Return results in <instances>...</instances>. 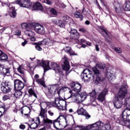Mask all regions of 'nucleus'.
<instances>
[{
	"mask_svg": "<svg viewBox=\"0 0 130 130\" xmlns=\"http://www.w3.org/2000/svg\"><path fill=\"white\" fill-rule=\"evenodd\" d=\"M78 42L79 43V44H82L81 47H82L83 48H86V41L84 40V39H81L80 40H78Z\"/></svg>",
	"mask_w": 130,
	"mask_h": 130,
	"instance_id": "38",
	"label": "nucleus"
},
{
	"mask_svg": "<svg viewBox=\"0 0 130 130\" xmlns=\"http://www.w3.org/2000/svg\"><path fill=\"white\" fill-rule=\"evenodd\" d=\"M114 8L117 14H120L122 13V11H130V2L126 1L124 5L121 6L120 2L118 0H114L113 3Z\"/></svg>",
	"mask_w": 130,
	"mask_h": 130,
	"instance_id": "5",
	"label": "nucleus"
},
{
	"mask_svg": "<svg viewBox=\"0 0 130 130\" xmlns=\"http://www.w3.org/2000/svg\"><path fill=\"white\" fill-rule=\"evenodd\" d=\"M96 6H97V7L99 8V10H100V11H101L102 10V8H101V7H100V5H99V3H98V2L96 1Z\"/></svg>",
	"mask_w": 130,
	"mask_h": 130,
	"instance_id": "57",
	"label": "nucleus"
},
{
	"mask_svg": "<svg viewBox=\"0 0 130 130\" xmlns=\"http://www.w3.org/2000/svg\"><path fill=\"white\" fill-rule=\"evenodd\" d=\"M84 128L85 127L84 126L78 125L75 127V130H84Z\"/></svg>",
	"mask_w": 130,
	"mask_h": 130,
	"instance_id": "49",
	"label": "nucleus"
},
{
	"mask_svg": "<svg viewBox=\"0 0 130 130\" xmlns=\"http://www.w3.org/2000/svg\"><path fill=\"white\" fill-rule=\"evenodd\" d=\"M75 18H77V19H80V21H83V15L81 14L79 11H76L74 13Z\"/></svg>",
	"mask_w": 130,
	"mask_h": 130,
	"instance_id": "35",
	"label": "nucleus"
},
{
	"mask_svg": "<svg viewBox=\"0 0 130 130\" xmlns=\"http://www.w3.org/2000/svg\"><path fill=\"white\" fill-rule=\"evenodd\" d=\"M62 61L63 62V64L62 65V69L63 71H68L70 70V62L68 60L67 57H64L62 59Z\"/></svg>",
	"mask_w": 130,
	"mask_h": 130,
	"instance_id": "23",
	"label": "nucleus"
},
{
	"mask_svg": "<svg viewBox=\"0 0 130 130\" xmlns=\"http://www.w3.org/2000/svg\"><path fill=\"white\" fill-rule=\"evenodd\" d=\"M70 33V36L72 39H78L80 36L79 35V33H78V31L76 29H73L72 28H70L69 29Z\"/></svg>",
	"mask_w": 130,
	"mask_h": 130,
	"instance_id": "24",
	"label": "nucleus"
},
{
	"mask_svg": "<svg viewBox=\"0 0 130 130\" xmlns=\"http://www.w3.org/2000/svg\"><path fill=\"white\" fill-rule=\"evenodd\" d=\"M90 127V130H110L111 126L110 124H104L102 121H99L91 125Z\"/></svg>",
	"mask_w": 130,
	"mask_h": 130,
	"instance_id": "6",
	"label": "nucleus"
},
{
	"mask_svg": "<svg viewBox=\"0 0 130 130\" xmlns=\"http://www.w3.org/2000/svg\"><path fill=\"white\" fill-rule=\"evenodd\" d=\"M28 93L30 96H34V97H35V98H37V95L32 88H30L28 91Z\"/></svg>",
	"mask_w": 130,
	"mask_h": 130,
	"instance_id": "39",
	"label": "nucleus"
},
{
	"mask_svg": "<svg viewBox=\"0 0 130 130\" xmlns=\"http://www.w3.org/2000/svg\"><path fill=\"white\" fill-rule=\"evenodd\" d=\"M9 13L11 18H15L17 16L16 10H15V7L10 5Z\"/></svg>",
	"mask_w": 130,
	"mask_h": 130,
	"instance_id": "27",
	"label": "nucleus"
},
{
	"mask_svg": "<svg viewBox=\"0 0 130 130\" xmlns=\"http://www.w3.org/2000/svg\"><path fill=\"white\" fill-rule=\"evenodd\" d=\"M21 27L22 29H26V30H32L33 29V26L30 23H23L21 24Z\"/></svg>",
	"mask_w": 130,
	"mask_h": 130,
	"instance_id": "30",
	"label": "nucleus"
},
{
	"mask_svg": "<svg viewBox=\"0 0 130 130\" xmlns=\"http://www.w3.org/2000/svg\"><path fill=\"white\" fill-rule=\"evenodd\" d=\"M79 31L80 32H81V33H83V34H85V33H86V32H87V30H86V29H85L84 28H80L79 29Z\"/></svg>",
	"mask_w": 130,
	"mask_h": 130,
	"instance_id": "52",
	"label": "nucleus"
},
{
	"mask_svg": "<svg viewBox=\"0 0 130 130\" xmlns=\"http://www.w3.org/2000/svg\"><path fill=\"white\" fill-rule=\"evenodd\" d=\"M49 105H50V103L47 102H42L40 104L41 112L39 116L41 118L42 122L44 124H45V125H47L48 124H52L53 123L52 120L48 119L46 112H45V109H46L47 106H49Z\"/></svg>",
	"mask_w": 130,
	"mask_h": 130,
	"instance_id": "4",
	"label": "nucleus"
},
{
	"mask_svg": "<svg viewBox=\"0 0 130 130\" xmlns=\"http://www.w3.org/2000/svg\"><path fill=\"white\" fill-rule=\"evenodd\" d=\"M25 87V84L22 82V81L16 79L14 80V87L17 90H22Z\"/></svg>",
	"mask_w": 130,
	"mask_h": 130,
	"instance_id": "21",
	"label": "nucleus"
},
{
	"mask_svg": "<svg viewBox=\"0 0 130 130\" xmlns=\"http://www.w3.org/2000/svg\"><path fill=\"white\" fill-rule=\"evenodd\" d=\"M77 113L79 115H82L85 116L86 119H89L90 117H91V115H90L86 111L84 108H81L80 109L77 110Z\"/></svg>",
	"mask_w": 130,
	"mask_h": 130,
	"instance_id": "25",
	"label": "nucleus"
},
{
	"mask_svg": "<svg viewBox=\"0 0 130 130\" xmlns=\"http://www.w3.org/2000/svg\"><path fill=\"white\" fill-rule=\"evenodd\" d=\"M92 71L96 77L95 82V84H99V83H101L102 82V79H101V78L99 76V75H100V72H99V70H98L96 67H93L92 68Z\"/></svg>",
	"mask_w": 130,
	"mask_h": 130,
	"instance_id": "22",
	"label": "nucleus"
},
{
	"mask_svg": "<svg viewBox=\"0 0 130 130\" xmlns=\"http://www.w3.org/2000/svg\"><path fill=\"white\" fill-rule=\"evenodd\" d=\"M17 71L20 74H23L25 72V69L22 66H19L17 69Z\"/></svg>",
	"mask_w": 130,
	"mask_h": 130,
	"instance_id": "42",
	"label": "nucleus"
},
{
	"mask_svg": "<svg viewBox=\"0 0 130 130\" xmlns=\"http://www.w3.org/2000/svg\"><path fill=\"white\" fill-rule=\"evenodd\" d=\"M35 31L38 34H40L41 35H44L45 34V28L43 25L40 24H36L34 26Z\"/></svg>",
	"mask_w": 130,
	"mask_h": 130,
	"instance_id": "18",
	"label": "nucleus"
},
{
	"mask_svg": "<svg viewBox=\"0 0 130 130\" xmlns=\"http://www.w3.org/2000/svg\"><path fill=\"white\" fill-rule=\"evenodd\" d=\"M95 50L96 51H99L100 49H99V46L98 45H95Z\"/></svg>",
	"mask_w": 130,
	"mask_h": 130,
	"instance_id": "60",
	"label": "nucleus"
},
{
	"mask_svg": "<svg viewBox=\"0 0 130 130\" xmlns=\"http://www.w3.org/2000/svg\"><path fill=\"white\" fill-rule=\"evenodd\" d=\"M97 95V92L95 91V90H93L90 93H89V96L92 97L93 99H95L96 98V96Z\"/></svg>",
	"mask_w": 130,
	"mask_h": 130,
	"instance_id": "41",
	"label": "nucleus"
},
{
	"mask_svg": "<svg viewBox=\"0 0 130 130\" xmlns=\"http://www.w3.org/2000/svg\"><path fill=\"white\" fill-rule=\"evenodd\" d=\"M38 65L43 67L45 72H46V71H48L51 67L56 74H59V75L62 74V69L60 66L56 62H51L50 66H49V61L42 60V61H39L38 62Z\"/></svg>",
	"mask_w": 130,
	"mask_h": 130,
	"instance_id": "3",
	"label": "nucleus"
},
{
	"mask_svg": "<svg viewBox=\"0 0 130 130\" xmlns=\"http://www.w3.org/2000/svg\"><path fill=\"white\" fill-rule=\"evenodd\" d=\"M16 5H19L21 8H32V2L30 0H17L15 2Z\"/></svg>",
	"mask_w": 130,
	"mask_h": 130,
	"instance_id": "12",
	"label": "nucleus"
},
{
	"mask_svg": "<svg viewBox=\"0 0 130 130\" xmlns=\"http://www.w3.org/2000/svg\"><path fill=\"white\" fill-rule=\"evenodd\" d=\"M70 19V17L68 15H64L62 17V21H64L65 23L67 22V21L69 20Z\"/></svg>",
	"mask_w": 130,
	"mask_h": 130,
	"instance_id": "45",
	"label": "nucleus"
},
{
	"mask_svg": "<svg viewBox=\"0 0 130 130\" xmlns=\"http://www.w3.org/2000/svg\"><path fill=\"white\" fill-rule=\"evenodd\" d=\"M70 87L73 91L76 92V93H80L82 91V85L80 83H76V82H72L70 84Z\"/></svg>",
	"mask_w": 130,
	"mask_h": 130,
	"instance_id": "16",
	"label": "nucleus"
},
{
	"mask_svg": "<svg viewBox=\"0 0 130 130\" xmlns=\"http://www.w3.org/2000/svg\"><path fill=\"white\" fill-rule=\"evenodd\" d=\"M54 43V41L53 40H51L50 39H48L47 40H44L42 42H40L39 43H34L32 44L36 45V49L38 50L39 51H41L42 50V48H41V45H53V43Z\"/></svg>",
	"mask_w": 130,
	"mask_h": 130,
	"instance_id": "11",
	"label": "nucleus"
},
{
	"mask_svg": "<svg viewBox=\"0 0 130 130\" xmlns=\"http://www.w3.org/2000/svg\"><path fill=\"white\" fill-rule=\"evenodd\" d=\"M128 86L126 82H124L121 85V88L119 90L118 94L115 95V98L113 100V104L115 108L119 109L121 108L123 103L122 100L125 99L126 95H127V88Z\"/></svg>",
	"mask_w": 130,
	"mask_h": 130,
	"instance_id": "1",
	"label": "nucleus"
},
{
	"mask_svg": "<svg viewBox=\"0 0 130 130\" xmlns=\"http://www.w3.org/2000/svg\"><path fill=\"white\" fill-rule=\"evenodd\" d=\"M61 119H64L66 121V125L65 126H63V128H66L67 126L69 125V120H68V118L64 117V118H61Z\"/></svg>",
	"mask_w": 130,
	"mask_h": 130,
	"instance_id": "46",
	"label": "nucleus"
},
{
	"mask_svg": "<svg viewBox=\"0 0 130 130\" xmlns=\"http://www.w3.org/2000/svg\"><path fill=\"white\" fill-rule=\"evenodd\" d=\"M1 91L5 94L10 93L11 92V83L9 82H6L4 85L1 87Z\"/></svg>",
	"mask_w": 130,
	"mask_h": 130,
	"instance_id": "19",
	"label": "nucleus"
},
{
	"mask_svg": "<svg viewBox=\"0 0 130 130\" xmlns=\"http://www.w3.org/2000/svg\"><path fill=\"white\" fill-rule=\"evenodd\" d=\"M108 93V89L107 88H104L103 90L100 93L98 96V100L101 101V102H103L105 100V97Z\"/></svg>",
	"mask_w": 130,
	"mask_h": 130,
	"instance_id": "20",
	"label": "nucleus"
},
{
	"mask_svg": "<svg viewBox=\"0 0 130 130\" xmlns=\"http://www.w3.org/2000/svg\"><path fill=\"white\" fill-rule=\"evenodd\" d=\"M66 104H67V102L58 98L55 99V100L53 101V106L54 107H57L59 110H62V111L67 109Z\"/></svg>",
	"mask_w": 130,
	"mask_h": 130,
	"instance_id": "9",
	"label": "nucleus"
},
{
	"mask_svg": "<svg viewBox=\"0 0 130 130\" xmlns=\"http://www.w3.org/2000/svg\"><path fill=\"white\" fill-rule=\"evenodd\" d=\"M14 35H16L17 36H20L21 35V30H17L14 33Z\"/></svg>",
	"mask_w": 130,
	"mask_h": 130,
	"instance_id": "53",
	"label": "nucleus"
},
{
	"mask_svg": "<svg viewBox=\"0 0 130 130\" xmlns=\"http://www.w3.org/2000/svg\"><path fill=\"white\" fill-rule=\"evenodd\" d=\"M100 29H102V31H100V33L101 34L104 35V33L107 35V36H109L110 35V34L107 31V30H105L104 29V27L103 26H100Z\"/></svg>",
	"mask_w": 130,
	"mask_h": 130,
	"instance_id": "40",
	"label": "nucleus"
},
{
	"mask_svg": "<svg viewBox=\"0 0 130 130\" xmlns=\"http://www.w3.org/2000/svg\"><path fill=\"white\" fill-rule=\"evenodd\" d=\"M27 43H28V41H27V40H25L22 43V46H25V45H26V44H27Z\"/></svg>",
	"mask_w": 130,
	"mask_h": 130,
	"instance_id": "58",
	"label": "nucleus"
},
{
	"mask_svg": "<svg viewBox=\"0 0 130 130\" xmlns=\"http://www.w3.org/2000/svg\"><path fill=\"white\" fill-rule=\"evenodd\" d=\"M6 111V109L4 107H0V117L4 115V113Z\"/></svg>",
	"mask_w": 130,
	"mask_h": 130,
	"instance_id": "43",
	"label": "nucleus"
},
{
	"mask_svg": "<svg viewBox=\"0 0 130 130\" xmlns=\"http://www.w3.org/2000/svg\"><path fill=\"white\" fill-rule=\"evenodd\" d=\"M24 33L26 35H27V36H29V37H33L35 36V34L34 32H32L31 29H26L24 31Z\"/></svg>",
	"mask_w": 130,
	"mask_h": 130,
	"instance_id": "33",
	"label": "nucleus"
},
{
	"mask_svg": "<svg viewBox=\"0 0 130 130\" xmlns=\"http://www.w3.org/2000/svg\"><path fill=\"white\" fill-rule=\"evenodd\" d=\"M61 118H64V116L63 115L59 116L56 119L54 120L53 124L56 129H59L61 127L62 128V124L60 123Z\"/></svg>",
	"mask_w": 130,
	"mask_h": 130,
	"instance_id": "17",
	"label": "nucleus"
},
{
	"mask_svg": "<svg viewBox=\"0 0 130 130\" xmlns=\"http://www.w3.org/2000/svg\"><path fill=\"white\" fill-rule=\"evenodd\" d=\"M9 99H10V95H5L3 97V100H4V101L9 100Z\"/></svg>",
	"mask_w": 130,
	"mask_h": 130,
	"instance_id": "50",
	"label": "nucleus"
},
{
	"mask_svg": "<svg viewBox=\"0 0 130 130\" xmlns=\"http://www.w3.org/2000/svg\"><path fill=\"white\" fill-rule=\"evenodd\" d=\"M81 78L83 81H84V82L88 80H90V81H94V80H95L94 75H93L92 72L89 69H85L83 70V73H82L81 75Z\"/></svg>",
	"mask_w": 130,
	"mask_h": 130,
	"instance_id": "10",
	"label": "nucleus"
},
{
	"mask_svg": "<svg viewBox=\"0 0 130 130\" xmlns=\"http://www.w3.org/2000/svg\"><path fill=\"white\" fill-rule=\"evenodd\" d=\"M82 15H84V16H87V14H88V12L86 11V9L85 8H83L82 12Z\"/></svg>",
	"mask_w": 130,
	"mask_h": 130,
	"instance_id": "54",
	"label": "nucleus"
},
{
	"mask_svg": "<svg viewBox=\"0 0 130 130\" xmlns=\"http://www.w3.org/2000/svg\"><path fill=\"white\" fill-rule=\"evenodd\" d=\"M78 96L79 98V100L81 99L82 101H84V100H85L87 98V96L88 95L87 94V93L85 92H81L80 93H78Z\"/></svg>",
	"mask_w": 130,
	"mask_h": 130,
	"instance_id": "31",
	"label": "nucleus"
},
{
	"mask_svg": "<svg viewBox=\"0 0 130 130\" xmlns=\"http://www.w3.org/2000/svg\"><path fill=\"white\" fill-rule=\"evenodd\" d=\"M66 130H75V129H74V128H73L69 127L66 129Z\"/></svg>",
	"mask_w": 130,
	"mask_h": 130,
	"instance_id": "64",
	"label": "nucleus"
},
{
	"mask_svg": "<svg viewBox=\"0 0 130 130\" xmlns=\"http://www.w3.org/2000/svg\"><path fill=\"white\" fill-rule=\"evenodd\" d=\"M50 12L52 15H54V16L57 15V12L53 8H51L50 9Z\"/></svg>",
	"mask_w": 130,
	"mask_h": 130,
	"instance_id": "44",
	"label": "nucleus"
},
{
	"mask_svg": "<svg viewBox=\"0 0 130 130\" xmlns=\"http://www.w3.org/2000/svg\"><path fill=\"white\" fill-rule=\"evenodd\" d=\"M115 121L124 126H130V109H125L121 115L115 118Z\"/></svg>",
	"mask_w": 130,
	"mask_h": 130,
	"instance_id": "2",
	"label": "nucleus"
},
{
	"mask_svg": "<svg viewBox=\"0 0 130 130\" xmlns=\"http://www.w3.org/2000/svg\"><path fill=\"white\" fill-rule=\"evenodd\" d=\"M94 68H98L101 70H104L106 68V65L104 63H99L96 64V67H94Z\"/></svg>",
	"mask_w": 130,
	"mask_h": 130,
	"instance_id": "36",
	"label": "nucleus"
},
{
	"mask_svg": "<svg viewBox=\"0 0 130 130\" xmlns=\"http://www.w3.org/2000/svg\"><path fill=\"white\" fill-rule=\"evenodd\" d=\"M7 59H8V55L0 50V60L6 61Z\"/></svg>",
	"mask_w": 130,
	"mask_h": 130,
	"instance_id": "32",
	"label": "nucleus"
},
{
	"mask_svg": "<svg viewBox=\"0 0 130 130\" xmlns=\"http://www.w3.org/2000/svg\"><path fill=\"white\" fill-rule=\"evenodd\" d=\"M36 82L39 84L41 85V86H43L44 88L46 87V85H45V82H44V79L43 78L36 79Z\"/></svg>",
	"mask_w": 130,
	"mask_h": 130,
	"instance_id": "34",
	"label": "nucleus"
},
{
	"mask_svg": "<svg viewBox=\"0 0 130 130\" xmlns=\"http://www.w3.org/2000/svg\"><path fill=\"white\" fill-rule=\"evenodd\" d=\"M115 51L117 52V53H121L122 52V50L120 48H115Z\"/></svg>",
	"mask_w": 130,
	"mask_h": 130,
	"instance_id": "48",
	"label": "nucleus"
},
{
	"mask_svg": "<svg viewBox=\"0 0 130 130\" xmlns=\"http://www.w3.org/2000/svg\"><path fill=\"white\" fill-rule=\"evenodd\" d=\"M32 5V9L36 10H40V11H43V7L41 4H40L39 2H37L36 3H33L31 4ZM32 7V6H31Z\"/></svg>",
	"mask_w": 130,
	"mask_h": 130,
	"instance_id": "26",
	"label": "nucleus"
},
{
	"mask_svg": "<svg viewBox=\"0 0 130 130\" xmlns=\"http://www.w3.org/2000/svg\"><path fill=\"white\" fill-rule=\"evenodd\" d=\"M23 92L21 91V90H18L15 91L14 95L16 98H20L21 96H22Z\"/></svg>",
	"mask_w": 130,
	"mask_h": 130,
	"instance_id": "37",
	"label": "nucleus"
},
{
	"mask_svg": "<svg viewBox=\"0 0 130 130\" xmlns=\"http://www.w3.org/2000/svg\"><path fill=\"white\" fill-rule=\"evenodd\" d=\"M54 24H56L60 28H64L66 27V22L63 21L62 20H53Z\"/></svg>",
	"mask_w": 130,
	"mask_h": 130,
	"instance_id": "28",
	"label": "nucleus"
},
{
	"mask_svg": "<svg viewBox=\"0 0 130 130\" xmlns=\"http://www.w3.org/2000/svg\"><path fill=\"white\" fill-rule=\"evenodd\" d=\"M38 78H39V75L37 74L35 76V79H36V80H38Z\"/></svg>",
	"mask_w": 130,
	"mask_h": 130,
	"instance_id": "63",
	"label": "nucleus"
},
{
	"mask_svg": "<svg viewBox=\"0 0 130 130\" xmlns=\"http://www.w3.org/2000/svg\"><path fill=\"white\" fill-rule=\"evenodd\" d=\"M85 44H86L87 46H91V45H92V43L91 42L87 41L86 42Z\"/></svg>",
	"mask_w": 130,
	"mask_h": 130,
	"instance_id": "59",
	"label": "nucleus"
},
{
	"mask_svg": "<svg viewBox=\"0 0 130 130\" xmlns=\"http://www.w3.org/2000/svg\"><path fill=\"white\" fill-rule=\"evenodd\" d=\"M47 112L50 116H53V115H54V111L53 110H48Z\"/></svg>",
	"mask_w": 130,
	"mask_h": 130,
	"instance_id": "47",
	"label": "nucleus"
},
{
	"mask_svg": "<svg viewBox=\"0 0 130 130\" xmlns=\"http://www.w3.org/2000/svg\"><path fill=\"white\" fill-rule=\"evenodd\" d=\"M68 90V97L67 98V101H69V103H72L75 102V103H79L80 102V98L79 97V93H74L73 91L69 88V89H66V91Z\"/></svg>",
	"mask_w": 130,
	"mask_h": 130,
	"instance_id": "8",
	"label": "nucleus"
},
{
	"mask_svg": "<svg viewBox=\"0 0 130 130\" xmlns=\"http://www.w3.org/2000/svg\"><path fill=\"white\" fill-rule=\"evenodd\" d=\"M25 127H26V126H25V125L24 124H21L19 126V128H20V129H25Z\"/></svg>",
	"mask_w": 130,
	"mask_h": 130,
	"instance_id": "56",
	"label": "nucleus"
},
{
	"mask_svg": "<svg viewBox=\"0 0 130 130\" xmlns=\"http://www.w3.org/2000/svg\"><path fill=\"white\" fill-rule=\"evenodd\" d=\"M69 89L68 87H62L59 89V85L57 84L51 85L48 89L49 94L53 96L55 94H58L59 96L60 92H66V90Z\"/></svg>",
	"mask_w": 130,
	"mask_h": 130,
	"instance_id": "7",
	"label": "nucleus"
},
{
	"mask_svg": "<svg viewBox=\"0 0 130 130\" xmlns=\"http://www.w3.org/2000/svg\"><path fill=\"white\" fill-rule=\"evenodd\" d=\"M63 49L65 52L70 54L71 56H72V55H77V54H76V53H75L74 51L72 50L70 47L67 46Z\"/></svg>",
	"mask_w": 130,
	"mask_h": 130,
	"instance_id": "29",
	"label": "nucleus"
},
{
	"mask_svg": "<svg viewBox=\"0 0 130 130\" xmlns=\"http://www.w3.org/2000/svg\"><path fill=\"white\" fill-rule=\"evenodd\" d=\"M106 76L110 82L114 81V80L116 79V77H115V73L113 70H111L110 69H107Z\"/></svg>",
	"mask_w": 130,
	"mask_h": 130,
	"instance_id": "14",
	"label": "nucleus"
},
{
	"mask_svg": "<svg viewBox=\"0 0 130 130\" xmlns=\"http://www.w3.org/2000/svg\"><path fill=\"white\" fill-rule=\"evenodd\" d=\"M44 3H45V4H47V5H49L50 6V5H52V2H51V0H45L44 1Z\"/></svg>",
	"mask_w": 130,
	"mask_h": 130,
	"instance_id": "51",
	"label": "nucleus"
},
{
	"mask_svg": "<svg viewBox=\"0 0 130 130\" xmlns=\"http://www.w3.org/2000/svg\"><path fill=\"white\" fill-rule=\"evenodd\" d=\"M11 68L6 67L4 64H0V75H3L5 77L6 76H10Z\"/></svg>",
	"mask_w": 130,
	"mask_h": 130,
	"instance_id": "15",
	"label": "nucleus"
},
{
	"mask_svg": "<svg viewBox=\"0 0 130 130\" xmlns=\"http://www.w3.org/2000/svg\"><path fill=\"white\" fill-rule=\"evenodd\" d=\"M36 39L34 37H32L30 38V41H36Z\"/></svg>",
	"mask_w": 130,
	"mask_h": 130,
	"instance_id": "61",
	"label": "nucleus"
},
{
	"mask_svg": "<svg viewBox=\"0 0 130 130\" xmlns=\"http://www.w3.org/2000/svg\"><path fill=\"white\" fill-rule=\"evenodd\" d=\"M102 6H104V7H105L106 9H107V6L106 4H105V2H104V0H100Z\"/></svg>",
	"mask_w": 130,
	"mask_h": 130,
	"instance_id": "55",
	"label": "nucleus"
},
{
	"mask_svg": "<svg viewBox=\"0 0 130 130\" xmlns=\"http://www.w3.org/2000/svg\"><path fill=\"white\" fill-rule=\"evenodd\" d=\"M34 119H31L28 122V126L31 129H36L38 127V125L40 124V118L39 117L36 118V120L35 122Z\"/></svg>",
	"mask_w": 130,
	"mask_h": 130,
	"instance_id": "13",
	"label": "nucleus"
},
{
	"mask_svg": "<svg viewBox=\"0 0 130 130\" xmlns=\"http://www.w3.org/2000/svg\"><path fill=\"white\" fill-rule=\"evenodd\" d=\"M85 25H90V22L89 21V20H86L85 22Z\"/></svg>",
	"mask_w": 130,
	"mask_h": 130,
	"instance_id": "62",
	"label": "nucleus"
}]
</instances>
